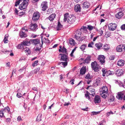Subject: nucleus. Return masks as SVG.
I'll use <instances>...</instances> for the list:
<instances>
[{
  "mask_svg": "<svg viewBox=\"0 0 125 125\" xmlns=\"http://www.w3.org/2000/svg\"><path fill=\"white\" fill-rule=\"evenodd\" d=\"M108 92V89L106 86H103L101 90L100 91V94L107 93Z\"/></svg>",
  "mask_w": 125,
  "mask_h": 125,
  "instance_id": "obj_17",
  "label": "nucleus"
},
{
  "mask_svg": "<svg viewBox=\"0 0 125 125\" xmlns=\"http://www.w3.org/2000/svg\"><path fill=\"white\" fill-rule=\"evenodd\" d=\"M116 26L115 24L111 23L108 25V29L109 30L113 31L116 29Z\"/></svg>",
  "mask_w": 125,
  "mask_h": 125,
  "instance_id": "obj_11",
  "label": "nucleus"
},
{
  "mask_svg": "<svg viewBox=\"0 0 125 125\" xmlns=\"http://www.w3.org/2000/svg\"><path fill=\"white\" fill-rule=\"evenodd\" d=\"M87 46V44H82L80 47V48L82 51H84Z\"/></svg>",
  "mask_w": 125,
  "mask_h": 125,
  "instance_id": "obj_27",
  "label": "nucleus"
},
{
  "mask_svg": "<svg viewBox=\"0 0 125 125\" xmlns=\"http://www.w3.org/2000/svg\"><path fill=\"white\" fill-rule=\"evenodd\" d=\"M124 95V94L122 92H119L118 93L116 97L118 100H122L123 99Z\"/></svg>",
  "mask_w": 125,
  "mask_h": 125,
  "instance_id": "obj_16",
  "label": "nucleus"
},
{
  "mask_svg": "<svg viewBox=\"0 0 125 125\" xmlns=\"http://www.w3.org/2000/svg\"><path fill=\"white\" fill-rule=\"evenodd\" d=\"M21 42V43L18 45L17 46V48L18 49H23L24 45Z\"/></svg>",
  "mask_w": 125,
  "mask_h": 125,
  "instance_id": "obj_39",
  "label": "nucleus"
},
{
  "mask_svg": "<svg viewBox=\"0 0 125 125\" xmlns=\"http://www.w3.org/2000/svg\"><path fill=\"white\" fill-rule=\"evenodd\" d=\"M114 113L111 111H110V112H108L107 113V114L108 115H109L110 114H113Z\"/></svg>",
  "mask_w": 125,
  "mask_h": 125,
  "instance_id": "obj_61",
  "label": "nucleus"
},
{
  "mask_svg": "<svg viewBox=\"0 0 125 125\" xmlns=\"http://www.w3.org/2000/svg\"><path fill=\"white\" fill-rule=\"evenodd\" d=\"M24 51L26 53H27L28 54H30L31 53V51L29 48L26 47L24 49Z\"/></svg>",
  "mask_w": 125,
  "mask_h": 125,
  "instance_id": "obj_32",
  "label": "nucleus"
},
{
  "mask_svg": "<svg viewBox=\"0 0 125 125\" xmlns=\"http://www.w3.org/2000/svg\"><path fill=\"white\" fill-rule=\"evenodd\" d=\"M74 10L76 12H80L81 8L80 5L78 4L76 5L74 7Z\"/></svg>",
  "mask_w": 125,
  "mask_h": 125,
  "instance_id": "obj_19",
  "label": "nucleus"
},
{
  "mask_svg": "<svg viewBox=\"0 0 125 125\" xmlns=\"http://www.w3.org/2000/svg\"><path fill=\"white\" fill-rule=\"evenodd\" d=\"M123 71L122 70L119 69L117 71L116 73V75L118 76H120L122 74Z\"/></svg>",
  "mask_w": 125,
  "mask_h": 125,
  "instance_id": "obj_25",
  "label": "nucleus"
},
{
  "mask_svg": "<svg viewBox=\"0 0 125 125\" xmlns=\"http://www.w3.org/2000/svg\"><path fill=\"white\" fill-rule=\"evenodd\" d=\"M86 71V69L85 66H83L81 69L80 71V74L83 75L85 74Z\"/></svg>",
  "mask_w": 125,
  "mask_h": 125,
  "instance_id": "obj_15",
  "label": "nucleus"
},
{
  "mask_svg": "<svg viewBox=\"0 0 125 125\" xmlns=\"http://www.w3.org/2000/svg\"><path fill=\"white\" fill-rule=\"evenodd\" d=\"M121 28L122 30H125V24L121 26Z\"/></svg>",
  "mask_w": 125,
  "mask_h": 125,
  "instance_id": "obj_51",
  "label": "nucleus"
},
{
  "mask_svg": "<svg viewBox=\"0 0 125 125\" xmlns=\"http://www.w3.org/2000/svg\"><path fill=\"white\" fill-rule=\"evenodd\" d=\"M94 102L95 104L100 103L101 102L100 97L98 95H96L94 99Z\"/></svg>",
  "mask_w": 125,
  "mask_h": 125,
  "instance_id": "obj_12",
  "label": "nucleus"
},
{
  "mask_svg": "<svg viewBox=\"0 0 125 125\" xmlns=\"http://www.w3.org/2000/svg\"><path fill=\"white\" fill-rule=\"evenodd\" d=\"M37 27L36 24L31 23L29 27V28L31 30L35 31L38 29Z\"/></svg>",
  "mask_w": 125,
  "mask_h": 125,
  "instance_id": "obj_10",
  "label": "nucleus"
},
{
  "mask_svg": "<svg viewBox=\"0 0 125 125\" xmlns=\"http://www.w3.org/2000/svg\"><path fill=\"white\" fill-rule=\"evenodd\" d=\"M93 78V76L90 75L89 73L87 74L86 77H85V78L86 79H87L88 80L87 81V83L88 84H89L90 83L91 81V79Z\"/></svg>",
  "mask_w": 125,
  "mask_h": 125,
  "instance_id": "obj_14",
  "label": "nucleus"
},
{
  "mask_svg": "<svg viewBox=\"0 0 125 125\" xmlns=\"http://www.w3.org/2000/svg\"><path fill=\"white\" fill-rule=\"evenodd\" d=\"M107 73L109 75H112L114 74V72H111L110 71H109L107 72Z\"/></svg>",
  "mask_w": 125,
  "mask_h": 125,
  "instance_id": "obj_45",
  "label": "nucleus"
},
{
  "mask_svg": "<svg viewBox=\"0 0 125 125\" xmlns=\"http://www.w3.org/2000/svg\"><path fill=\"white\" fill-rule=\"evenodd\" d=\"M20 35L21 38L25 37L27 36V34L25 33V31H20Z\"/></svg>",
  "mask_w": 125,
  "mask_h": 125,
  "instance_id": "obj_24",
  "label": "nucleus"
},
{
  "mask_svg": "<svg viewBox=\"0 0 125 125\" xmlns=\"http://www.w3.org/2000/svg\"><path fill=\"white\" fill-rule=\"evenodd\" d=\"M3 41L4 42V43H6L8 42V39L4 38L3 40Z\"/></svg>",
  "mask_w": 125,
  "mask_h": 125,
  "instance_id": "obj_55",
  "label": "nucleus"
},
{
  "mask_svg": "<svg viewBox=\"0 0 125 125\" xmlns=\"http://www.w3.org/2000/svg\"><path fill=\"white\" fill-rule=\"evenodd\" d=\"M23 0L22 3L19 6V8L21 10L25 9L28 4L29 0Z\"/></svg>",
  "mask_w": 125,
  "mask_h": 125,
  "instance_id": "obj_6",
  "label": "nucleus"
},
{
  "mask_svg": "<svg viewBox=\"0 0 125 125\" xmlns=\"http://www.w3.org/2000/svg\"><path fill=\"white\" fill-rule=\"evenodd\" d=\"M87 31L86 30V27L83 26L80 29L78 30L75 32L76 34L75 36V38L77 41H79L83 40V37L81 36L84 33H87Z\"/></svg>",
  "mask_w": 125,
  "mask_h": 125,
  "instance_id": "obj_1",
  "label": "nucleus"
},
{
  "mask_svg": "<svg viewBox=\"0 0 125 125\" xmlns=\"http://www.w3.org/2000/svg\"><path fill=\"white\" fill-rule=\"evenodd\" d=\"M42 116V115H39L37 117L36 120L37 121H39L41 120V117Z\"/></svg>",
  "mask_w": 125,
  "mask_h": 125,
  "instance_id": "obj_38",
  "label": "nucleus"
},
{
  "mask_svg": "<svg viewBox=\"0 0 125 125\" xmlns=\"http://www.w3.org/2000/svg\"><path fill=\"white\" fill-rule=\"evenodd\" d=\"M115 58L114 56H111L109 57V59L111 60H113Z\"/></svg>",
  "mask_w": 125,
  "mask_h": 125,
  "instance_id": "obj_54",
  "label": "nucleus"
},
{
  "mask_svg": "<svg viewBox=\"0 0 125 125\" xmlns=\"http://www.w3.org/2000/svg\"><path fill=\"white\" fill-rule=\"evenodd\" d=\"M101 80L100 78L97 79L96 80V82L94 84V85L96 86L98 85H100L101 84Z\"/></svg>",
  "mask_w": 125,
  "mask_h": 125,
  "instance_id": "obj_21",
  "label": "nucleus"
},
{
  "mask_svg": "<svg viewBox=\"0 0 125 125\" xmlns=\"http://www.w3.org/2000/svg\"><path fill=\"white\" fill-rule=\"evenodd\" d=\"M94 28V27L90 25H88L87 27H86V30L88 29L89 31H91Z\"/></svg>",
  "mask_w": 125,
  "mask_h": 125,
  "instance_id": "obj_40",
  "label": "nucleus"
},
{
  "mask_svg": "<svg viewBox=\"0 0 125 125\" xmlns=\"http://www.w3.org/2000/svg\"><path fill=\"white\" fill-rule=\"evenodd\" d=\"M116 50L117 52H124L125 50V46L124 45H121L117 46Z\"/></svg>",
  "mask_w": 125,
  "mask_h": 125,
  "instance_id": "obj_8",
  "label": "nucleus"
},
{
  "mask_svg": "<svg viewBox=\"0 0 125 125\" xmlns=\"http://www.w3.org/2000/svg\"><path fill=\"white\" fill-rule=\"evenodd\" d=\"M101 96L103 98H105L107 96V93H103L102 94H100Z\"/></svg>",
  "mask_w": 125,
  "mask_h": 125,
  "instance_id": "obj_42",
  "label": "nucleus"
},
{
  "mask_svg": "<svg viewBox=\"0 0 125 125\" xmlns=\"http://www.w3.org/2000/svg\"><path fill=\"white\" fill-rule=\"evenodd\" d=\"M60 55H61L60 60L65 61L62 62V65L65 67L67 65L68 61L69 60L68 58V57L65 54H60Z\"/></svg>",
  "mask_w": 125,
  "mask_h": 125,
  "instance_id": "obj_3",
  "label": "nucleus"
},
{
  "mask_svg": "<svg viewBox=\"0 0 125 125\" xmlns=\"http://www.w3.org/2000/svg\"><path fill=\"white\" fill-rule=\"evenodd\" d=\"M95 46L98 49H100L102 46L103 44L100 43H96L95 45Z\"/></svg>",
  "mask_w": 125,
  "mask_h": 125,
  "instance_id": "obj_34",
  "label": "nucleus"
},
{
  "mask_svg": "<svg viewBox=\"0 0 125 125\" xmlns=\"http://www.w3.org/2000/svg\"><path fill=\"white\" fill-rule=\"evenodd\" d=\"M119 85L120 87L125 88V82L124 84H123L122 83H120Z\"/></svg>",
  "mask_w": 125,
  "mask_h": 125,
  "instance_id": "obj_49",
  "label": "nucleus"
},
{
  "mask_svg": "<svg viewBox=\"0 0 125 125\" xmlns=\"http://www.w3.org/2000/svg\"><path fill=\"white\" fill-rule=\"evenodd\" d=\"M45 40L46 41V42L47 43L50 42V41L48 39H46V38H44Z\"/></svg>",
  "mask_w": 125,
  "mask_h": 125,
  "instance_id": "obj_63",
  "label": "nucleus"
},
{
  "mask_svg": "<svg viewBox=\"0 0 125 125\" xmlns=\"http://www.w3.org/2000/svg\"><path fill=\"white\" fill-rule=\"evenodd\" d=\"M38 60H37L34 62L32 64V65L33 67L36 66L37 65L38 63Z\"/></svg>",
  "mask_w": 125,
  "mask_h": 125,
  "instance_id": "obj_44",
  "label": "nucleus"
},
{
  "mask_svg": "<svg viewBox=\"0 0 125 125\" xmlns=\"http://www.w3.org/2000/svg\"><path fill=\"white\" fill-rule=\"evenodd\" d=\"M109 49V46L107 44L104 45L103 49L105 51H107Z\"/></svg>",
  "mask_w": 125,
  "mask_h": 125,
  "instance_id": "obj_37",
  "label": "nucleus"
},
{
  "mask_svg": "<svg viewBox=\"0 0 125 125\" xmlns=\"http://www.w3.org/2000/svg\"><path fill=\"white\" fill-rule=\"evenodd\" d=\"M64 92H66V93H68L69 92V90L67 89H64Z\"/></svg>",
  "mask_w": 125,
  "mask_h": 125,
  "instance_id": "obj_59",
  "label": "nucleus"
},
{
  "mask_svg": "<svg viewBox=\"0 0 125 125\" xmlns=\"http://www.w3.org/2000/svg\"><path fill=\"white\" fill-rule=\"evenodd\" d=\"M33 42L35 44H36L40 43V41L39 39H36L33 40Z\"/></svg>",
  "mask_w": 125,
  "mask_h": 125,
  "instance_id": "obj_35",
  "label": "nucleus"
},
{
  "mask_svg": "<svg viewBox=\"0 0 125 125\" xmlns=\"http://www.w3.org/2000/svg\"><path fill=\"white\" fill-rule=\"evenodd\" d=\"M123 15L124 14L122 12H120L116 14L115 16L117 18L119 19L123 16Z\"/></svg>",
  "mask_w": 125,
  "mask_h": 125,
  "instance_id": "obj_23",
  "label": "nucleus"
},
{
  "mask_svg": "<svg viewBox=\"0 0 125 125\" xmlns=\"http://www.w3.org/2000/svg\"><path fill=\"white\" fill-rule=\"evenodd\" d=\"M42 44H39V46H40V47H37L36 49H35V50L36 51H40L41 49V47L42 46V44H43V42L42 40Z\"/></svg>",
  "mask_w": 125,
  "mask_h": 125,
  "instance_id": "obj_36",
  "label": "nucleus"
},
{
  "mask_svg": "<svg viewBox=\"0 0 125 125\" xmlns=\"http://www.w3.org/2000/svg\"><path fill=\"white\" fill-rule=\"evenodd\" d=\"M40 17V15L39 12H34L33 15L32 20L34 21H36L38 20Z\"/></svg>",
  "mask_w": 125,
  "mask_h": 125,
  "instance_id": "obj_9",
  "label": "nucleus"
},
{
  "mask_svg": "<svg viewBox=\"0 0 125 125\" xmlns=\"http://www.w3.org/2000/svg\"><path fill=\"white\" fill-rule=\"evenodd\" d=\"M17 119V121H20L21 120H22V119L21 118V117L19 116L18 117Z\"/></svg>",
  "mask_w": 125,
  "mask_h": 125,
  "instance_id": "obj_58",
  "label": "nucleus"
},
{
  "mask_svg": "<svg viewBox=\"0 0 125 125\" xmlns=\"http://www.w3.org/2000/svg\"><path fill=\"white\" fill-rule=\"evenodd\" d=\"M83 8H87L89 7L90 4L89 2H85L83 3Z\"/></svg>",
  "mask_w": 125,
  "mask_h": 125,
  "instance_id": "obj_22",
  "label": "nucleus"
},
{
  "mask_svg": "<svg viewBox=\"0 0 125 125\" xmlns=\"http://www.w3.org/2000/svg\"><path fill=\"white\" fill-rule=\"evenodd\" d=\"M91 58L90 56H88L85 60H83V63L84 64H85L86 63H89L91 61Z\"/></svg>",
  "mask_w": 125,
  "mask_h": 125,
  "instance_id": "obj_20",
  "label": "nucleus"
},
{
  "mask_svg": "<svg viewBox=\"0 0 125 125\" xmlns=\"http://www.w3.org/2000/svg\"><path fill=\"white\" fill-rule=\"evenodd\" d=\"M41 9L43 11H45L48 8L47 2V1L43 2L41 6Z\"/></svg>",
  "mask_w": 125,
  "mask_h": 125,
  "instance_id": "obj_7",
  "label": "nucleus"
},
{
  "mask_svg": "<svg viewBox=\"0 0 125 125\" xmlns=\"http://www.w3.org/2000/svg\"><path fill=\"white\" fill-rule=\"evenodd\" d=\"M91 67L93 70L95 72H98L99 70V69H100V67L95 61L92 62Z\"/></svg>",
  "mask_w": 125,
  "mask_h": 125,
  "instance_id": "obj_4",
  "label": "nucleus"
},
{
  "mask_svg": "<svg viewBox=\"0 0 125 125\" xmlns=\"http://www.w3.org/2000/svg\"><path fill=\"white\" fill-rule=\"evenodd\" d=\"M102 71L103 73H106L107 72L106 69L104 68H103L102 70Z\"/></svg>",
  "mask_w": 125,
  "mask_h": 125,
  "instance_id": "obj_56",
  "label": "nucleus"
},
{
  "mask_svg": "<svg viewBox=\"0 0 125 125\" xmlns=\"http://www.w3.org/2000/svg\"><path fill=\"white\" fill-rule=\"evenodd\" d=\"M55 17V14H53L49 16L48 19L50 21H52L53 20Z\"/></svg>",
  "mask_w": 125,
  "mask_h": 125,
  "instance_id": "obj_29",
  "label": "nucleus"
},
{
  "mask_svg": "<svg viewBox=\"0 0 125 125\" xmlns=\"http://www.w3.org/2000/svg\"><path fill=\"white\" fill-rule=\"evenodd\" d=\"M125 63V61L121 59L118 61L117 64L119 66H122L124 65Z\"/></svg>",
  "mask_w": 125,
  "mask_h": 125,
  "instance_id": "obj_18",
  "label": "nucleus"
},
{
  "mask_svg": "<svg viewBox=\"0 0 125 125\" xmlns=\"http://www.w3.org/2000/svg\"><path fill=\"white\" fill-rule=\"evenodd\" d=\"M62 28V26L61 25L59 21H58V25L56 28L57 31H59Z\"/></svg>",
  "mask_w": 125,
  "mask_h": 125,
  "instance_id": "obj_26",
  "label": "nucleus"
},
{
  "mask_svg": "<svg viewBox=\"0 0 125 125\" xmlns=\"http://www.w3.org/2000/svg\"><path fill=\"white\" fill-rule=\"evenodd\" d=\"M15 15H17L18 14V11L16 9H15Z\"/></svg>",
  "mask_w": 125,
  "mask_h": 125,
  "instance_id": "obj_64",
  "label": "nucleus"
},
{
  "mask_svg": "<svg viewBox=\"0 0 125 125\" xmlns=\"http://www.w3.org/2000/svg\"><path fill=\"white\" fill-rule=\"evenodd\" d=\"M95 89H91L90 90V92L91 93V94H90L91 95L94 96L95 95L94 92Z\"/></svg>",
  "mask_w": 125,
  "mask_h": 125,
  "instance_id": "obj_43",
  "label": "nucleus"
},
{
  "mask_svg": "<svg viewBox=\"0 0 125 125\" xmlns=\"http://www.w3.org/2000/svg\"><path fill=\"white\" fill-rule=\"evenodd\" d=\"M22 31H25V32H27L28 31V30L26 29V28H25V27L23 28L22 29Z\"/></svg>",
  "mask_w": 125,
  "mask_h": 125,
  "instance_id": "obj_60",
  "label": "nucleus"
},
{
  "mask_svg": "<svg viewBox=\"0 0 125 125\" xmlns=\"http://www.w3.org/2000/svg\"><path fill=\"white\" fill-rule=\"evenodd\" d=\"M22 43L24 46L29 45L30 44V42L27 40L24 41Z\"/></svg>",
  "mask_w": 125,
  "mask_h": 125,
  "instance_id": "obj_30",
  "label": "nucleus"
},
{
  "mask_svg": "<svg viewBox=\"0 0 125 125\" xmlns=\"http://www.w3.org/2000/svg\"><path fill=\"white\" fill-rule=\"evenodd\" d=\"M59 52H61L64 54H66L67 53L66 49L64 47H63L62 49V50L59 49Z\"/></svg>",
  "mask_w": 125,
  "mask_h": 125,
  "instance_id": "obj_28",
  "label": "nucleus"
},
{
  "mask_svg": "<svg viewBox=\"0 0 125 125\" xmlns=\"http://www.w3.org/2000/svg\"><path fill=\"white\" fill-rule=\"evenodd\" d=\"M64 22H66L71 24L73 23L75 21V18L74 16H70L68 13L65 14L64 15Z\"/></svg>",
  "mask_w": 125,
  "mask_h": 125,
  "instance_id": "obj_2",
  "label": "nucleus"
},
{
  "mask_svg": "<svg viewBox=\"0 0 125 125\" xmlns=\"http://www.w3.org/2000/svg\"><path fill=\"white\" fill-rule=\"evenodd\" d=\"M105 57L103 55H99L98 56V59L99 61L102 64L105 62L104 60Z\"/></svg>",
  "mask_w": 125,
  "mask_h": 125,
  "instance_id": "obj_13",
  "label": "nucleus"
},
{
  "mask_svg": "<svg viewBox=\"0 0 125 125\" xmlns=\"http://www.w3.org/2000/svg\"><path fill=\"white\" fill-rule=\"evenodd\" d=\"M10 118H7L6 120V121L7 122H10Z\"/></svg>",
  "mask_w": 125,
  "mask_h": 125,
  "instance_id": "obj_62",
  "label": "nucleus"
},
{
  "mask_svg": "<svg viewBox=\"0 0 125 125\" xmlns=\"http://www.w3.org/2000/svg\"><path fill=\"white\" fill-rule=\"evenodd\" d=\"M69 43L72 46L74 45L75 43L74 40L72 39H70L69 40Z\"/></svg>",
  "mask_w": 125,
  "mask_h": 125,
  "instance_id": "obj_31",
  "label": "nucleus"
},
{
  "mask_svg": "<svg viewBox=\"0 0 125 125\" xmlns=\"http://www.w3.org/2000/svg\"><path fill=\"white\" fill-rule=\"evenodd\" d=\"M21 1V0H19L16 1L15 4V6H17L20 3V2Z\"/></svg>",
  "mask_w": 125,
  "mask_h": 125,
  "instance_id": "obj_48",
  "label": "nucleus"
},
{
  "mask_svg": "<svg viewBox=\"0 0 125 125\" xmlns=\"http://www.w3.org/2000/svg\"><path fill=\"white\" fill-rule=\"evenodd\" d=\"M115 99L114 97L113 96H110L109 99L108 101L110 102H113Z\"/></svg>",
  "mask_w": 125,
  "mask_h": 125,
  "instance_id": "obj_41",
  "label": "nucleus"
},
{
  "mask_svg": "<svg viewBox=\"0 0 125 125\" xmlns=\"http://www.w3.org/2000/svg\"><path fill=\"white\" fill-rule=\"evenodd\" d=\"M90 94V93L88 92H87L85 94V96L86 98L88 99L89 101H91V100L89 95V94Z\"/></svg>",
  "mask_w": 125,
  "mask_h": 125,
  "instance_id": "obj_33",
  "label": "nucleus"
},
{
  "mask_svg": "<svg viewBox=\"0 0 125 125\" xmlns=\"http://www.w3.org/2000/svg\"><path fill=\"white\" fill-rule=\"evenodd\" d=\"M74 79H73L72 80L70 81V83L71 84L73 85L74 84Z\"/></svg>",
  "mask_w": 125,
  "mask_h": 125,
  "instance_id": "obj_57",
  "label": "nucleus"
},
{
  "mask_svg": "<svg viewBox=\"0 0 125 125\" xmlns=\"http://www.w3.org/2000/svg\"><path fill=\"white\" fill-rule=\"evenodd\" d=\"M99 112H92V115H97V114H99Z\"/></svg>",
  "mask_w": 125,
  "mask_h": 125,
  "instance_id": "obj_52",
  "label": "nucleus"
},
{
  "mask_svg": "<svg viewBox=\"0 0 125 125\" xmlns=\"http://www.w3.org/2000/svg\"><path fill=\"white\" fill-rule=\"evenodd\" d=\"M94 44V43L93 42H91L90 43L88 44V46L89 47H93V45Z\"/></svg>",
  "mask_w": 125,
  "mask_h": 125,
  "instance_id": "obj_46",
  "label": "nucleus"
},
{
  "mask_svg": "<svg viewBox=\"0 0 125 125\" xmlns=\"http://www.w3.org/2000/svg\"><path fill=\"white\" fill-rule=\"evenodd\" d=\"M97 31H99L100 36H101L103 34V31L101 28H100L99 30H97Z\"/></svg>",
  "mask_w": 125,
  "mask_h": 125,
  "instance_id": "obj_47",
  "label": "nucleus"
},
{
  "mask_svg": "<svg viewBox=\"0 0 125 125\" xmlns=\"http://www.w3.org/2000/svg\"><path fill=\"white\" fill-rule=\"evenodd\" d=\"M22 94H21L17 93V96L18 98H20L22 97Z\"/></svg>",
  "mask_w": 125,
  "mask_h": 125,
  "instance_id": "obj_53",
  "label": "nucleus"
},
{
  "mask_svg": "<svg viewBox=\"0 0 125 125\" xmlns=\"http://www.w3.org/2000/svg\"><path fill=\"white\" fill-rule=\"evenodd\" d=\"M40 68H37V69H35L34 71L33 72H34L35 73H36L37 72L39 71L40 70Z\"/></svg>",
  "mask_w": 125,
  "mask_h": 125,
  "instance_id": "obj_50",
  "label": "nucleus"
},
{
  "mask_svg": "<svg viewBox=\"0 0 125 125\" xmlns=\"http://www.w3.org/2000/svg\"><path fill=\"white\" fill-rule=\"evenodd\" d=\"M10 110V109L8 107H6L4 109H1L0 110V117H5L4 114L5 112L8 113Z\"/></svg>",
  "mask_w": 125,
  "mask_h": 125,
  "instance_id": "obj_5",
  "label": "nucleus"
}]
</instances>
